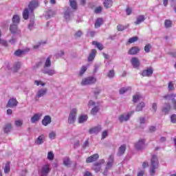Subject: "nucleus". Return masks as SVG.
<instances>
[{
	"label": "nucleus",
	"mask_w": 176,
	"mask_h": 176,
	"mask_svg": "<svg viewBox=\"0 0 176 176\" xmlns=\"http://www.w3.org/2000/svg\"><path fill=\"white\" fill-rule=\"evenodd\" d=\"M159 168V159L157 156L153 155L151 160V166H150V174L151 175H155L156 173L155 170Z\"/></svg>",
	"instance_id": "nucleus-1"
},
{
	"label": "nucleus",
	"mask_w": 176,
	"mask_h": 176,
	"mask_svg": "<svg viewBox=\"0 0 176 176\" xmlns=\"http://www.w3.org/2000/svg\"><path fill=\"white\" fill-rule=\"evenodd\" d=\"M97 82V78L94 76H89L85 78L81 81L82 86H89L90 85H94Z\"/></svg>",
	"instance_id": "nucleus-2"
},
{
	"label": "nucleus",
	"mask_w": 176,
	"mask_h": 176,
	"mask_svg": "<svg viewBox=\"0 0 176 176\" xmlns=\"http://www.w3.org/2000/svg\"><path fill=\"white\" fill-rule=\"evenodd\" d=\"M76 113H78V109H72L69 114L67 122L69 124H74L76 122Z\"/></svg>",
	"instance_id": "nucleus-3"
},
{
	"label": "nucleus",
	"mask_w": 176,
	"mask_h": 176,
	"mask_svg": "<svg viewBox=\"0 0 176 176\" xmlns=\"http://www.w3.org/2000/svg\"><path fill=\"white\" fill-rule=\"evenodd\" d=\"M51 170L50 164H46L41 167L39 170V174L41 176H47Z\"/></svg>",
	"instance_id": "nucleus-4"
},
{
	"label": "nucleus",
	"mask_w": 176,
	"mask_h": 176,
	"mask_svg": "<svg viewBox=\"0 0 176 176\" xmlns=\"http://www.w3.org/2000/svg\"><path fill=\"white\" fill-rule=\"evenodd\" d=\"M38 6H39V2L38 1V0H32L29 3L28 9H29L30 13H33L34 10L36 9Z\"/></svg>",
	"instance_id": "nucleus-5"
},
{
	"label": "nucleus",
	"mask_w": 176,
	"mask_h": 176,
	"mask_svg": "<svg viewBox=\"0 0 176 176\" xmlns=\"http://www.w3.org/2000/svg\"><path fill=\"white\" fill-rule=\"evenodd\" d=\"M104 163H105L104 160H100L99 162H96L92 166V170L96 171V173H98L101 170V164H104Z\"/></svg>",
	"instance_id": "nucleus-6"
},
{
	"label": "nucleus",
	"mask_w": 176,
	"mask_h": 176,
	"mask_svg": "<svg viewBox=\"0 0 176 176\" xmlns=\"http://www.w3.org/2000/svg\"><path fill=\"white\" fill-rule=\"evenodd\" d=\"M135 148L137 151H142L145 148V139L140 140L135 144Z\"/></svg>",
	"instance_id": "nucleus-7"
},
{
	"label": "nucleus",
	"mask_w": 176,
	"mask_h": 176,
	"mask_svg": "<svg viewBox=\"0 0 176 176\" xmlns=\"http://www.w3.org/2000/svg\"><path fill=\"white\" fill-rule=\"evenodd\" d=\"M133 113H134V111L129 113L126 115L122 114L119 116L118 120L120 122V123H123V122H127V120H130V118L131 115H133Z\"/></svg>",
	"instance_id": "nucleus-8"
},
{
	"label": "nucleus",
	"mask_w": 176,
	"mask_h": 176,
	"mask_svg": "<svg viewBox=\"0 0 176 176\" xmlns=\"http://www.w3.org/2000/svg\"><path fill=\"white\" fill-rule=\"evenodd\" d=\"M131 63L133 68H137L138 69V68H140V67L141 65V63L140 62V60L138 59V58L133 57L131 59Z\"/></svg>",
	"instance_id": "nucleus-9"
},
{
	"label": "nucleus",
	"mask_w": 176,
	"mask_h": 176,
	"mask_svg": "<svg viewBox=\"0 0 176 176\" xmlns=\"http://www.w3.org/2000/svg\"><path fill=\"white\" fill-rule=\"evenodd\" d=\"M47 93V89L46 88L38 89L36 95V100H38V98H41V97H44V96H46Z\"/></svg>",
	"instance_id": "nucleus-10"
},
{
	"label": "nucleus",
	"mask_w": 176,
	"mask_h": 176,
	"mask_svg": "<svg viewBox=\"0 0 176 176\" xmlns=\"http://www.w3.org/2000/svg\"><path fill=\"white\" fill-rule=\"evenodd\" d=\"M45 140H46V136L45 135H41L36 139L34 144L36 145H42L45 142Z\"/></svg>",
	"instance_id": "nucleus-11"
},
{
	"label": "nucleus",
	"mask_w": 176,
	"mask_h": 176,
	"mask_svg": "<svg viewBox=\"0 0 176 176\" xmlns=\"http://www.w3.org/2000/svg\"><path fill=\"white\" fill-rule=\"evenodd\" d=\"M17 104H19V102L16 98H11L9 100L7 107L9 108H14L17 107Z\"/></svg>",
	"instance_id": "nucleus-12"
},
{
	"label": "nucleus",
	"mask_w": 176,
	"mask_h": 176,
	"mask_svg": "<svg viewBox=\"0 0 176 176\" xmlns=\"http://www.w3.org/2000/svg\"><path fill=\"white\" fill-rule=\"evenodd\" d=\"M102 130V128H101V126H94L89 130V134H98L100 131Z\"/></svg>",
	"instance_id": "nucleus-13"
},
{
	"label": "nucleus",
	"mask_w": 176,
	"mask_h": 176,
	"mask_svg": "<svg viewBox=\"0 0 176 176\" xmlns=\"http://www.w3.org/2000/svg\"><path fill=\"white\" fill-rule=\"evenodd\" d=\"M153 74V69L152 67L144 69L142 72V76H152Z\"/></svg>",
	"instance_id": "nucleus-14"
},
{
	"label": "nucleus",
	"mask_w": 176,
	"mask_h": 176,
	"mask_svg": "<svg viewBox=\"0 0 176 176\" xmlns=\"http://www.w3.org/2000/svg\"><path fill=\"white\" fill-rule=\"evenodd\" d=\"M98 157H100V155H98V154H94L87 158L86 163H93V162L98 160Z\"/></svg>",
	"instance_id": "nucleus-15"
},
{
	"label": "nucleus",
	"mask_w": 176,
	"mask_h": 176,
	"mask_svg": "<svg viewBox=\"0 0 176 176\" xmlns=\"http://www.w3.org/2000/svg\"><path fill=\"white\" fill-rule=\"evenodd\" d=\"M43 126H47L52 123V117L50 116H45L41 121Z\"/></svg>",
	"instance_id": "nucleus-16"
},
{
	"label": "nucleus",
	"mask_w": 176,
	"mask_h": 176,
	"mask_svg": "<svg viewBox=\"0 0 176 176\" xmlns=\"http://www.w3.org/2000/svg\"><path fill=\"white\" fill-rule=\"evenodd\" d=\"M170 111L171 104H170V103H165L164 106L162 108V113H164V115H168V113H169Z\"/></svg>",
	"instance_id": "nucleus-17"
},
{
	"label": "nucleus",
	"mask_w": 176,
	"mask_h": 176,
	"mask_svg": "<svg viewBox=\"0 0 176 176\" xmlns=\"http://www.w3.org/2000/svg\"><path fill=\"white\" fill-rule=\"evenodd\" d=\"M41 118H42V113H36L31 118L30 122L31 123H36V122H38L41 120Z\"/></svg>",
	"instance_id": "nucleus-18"
},
{
	"label": "nucleus",
	"mask_w": 176,
	"mask_h": 176,
	"mask_svg": "<svg viewBox=\"0 0 176 176\" xmlns=\"http://www.w3.org/2000/svg\"><path fill=\"white\" fill-rule=\"evenodd\" d=\"M145 21V15H139L136 18V21H135V24L136 25H139V24H141V23H144Z\"/></svg>",
	"instance_id": "nucleus-19"
},
{
	"label": "nucleus",
	"mask_w": 176,
	"mask_h": 176,
	"mask_svg": "<svg viewBox=\"0 0 176 176\" xmlns=\"http://www.w3.org/2000/svg\"><path fill=\"white\" fill-rule=\"evenodd\" d=\"M43 73L47 75H49V76H53V75L56 74V70L53 69H44L43 70Z\"/></svg>",
	"instance_id": "nucleus-20"
},
{
	"label": "nucleus",
	"mask_w": 176,
	"mask_h": 176,
	"mask_svg": "<svg viewBox=\"0 0 176 176\" xmlns=\"http://www.w3.org/2000/svg\"><path fill=\"white\" fill-rule=\"evenodd\" d=\"M96 54H97V50H96V49L92 50L88 57V61H93L94 58H96Z\"/></svg>",
	"instance_id": "nucleus-21"
},
{
	"label": "nucleus",
	"mask_w": 176,
	"mask_h": 176,
	"mask_svg": "<svg viewBox=\"0 0 176 176\" xmlns=\"http://www.w3.org/2000/svg\"><path fill=\"white\" fill-rule=\"evenodd\" d=\"M124 152H126V144H123L119 148L117 155L118 156H122L124 155Z\"/></svg>",
	"instance_id": "nucleus-22"
},
{
	"label": "nucleus",
	"mask_w": 176,
	"mask_h": 176,
	"mask_svg": "<svg viewBox=\"0 0 176 176\" xmlns=\"http://www.w3.org/2000/svg\"><path fill=\"white\" fill-rule=\"evenodd\" d=\"M140 52V48L138 47H133L131 49L129 50V54L131 55H135Z\"/></svg>",
	"instance_id": "nucleus-23"
},
{
	"label": "nucleus",
	"mask_w": 176,
	"mask_h": 176,
	"mask_svg": "<svg viewBox=\"0 0 176 176\" xmlns=\"http://www.w3.org/2000/svg\"><path fill=\"white\" fill-rule=\"evenodd\" d=\"M30 9L29 8H25L23 12V18L24 20H28L30 17Z\"/></svg>",
	"instance_id": "nucleus-24"
},
{
	"label": "nucleus",
	"mask_w": 176,
	"mask_h": 176,
	"mask_svg": "<svg viewBox=\"0 0 176 176\" xmlns=\"http://www.w3.org/2000/svg\"><path fill=\"white\" fill-rule=\"evenodd\" d=\"M102 23H104L102 18H98L95 22V28H100L102 25Z\"/></svg>",
	"instance_id": "nucleus-25"
},
{
	"label": "nucleus",
	"mask_w": 176,
	"mask_h": 176,
	"mask_svg": "<svg viewBox=\"0 0 176 176\" xmlns=\"http://www.w3.org/2000/svg\"><path fill=\"white\" fill-rule=\"evenodd\" d=\"M112 0H104L103 5L106 9L111 8L112 6Z\"/></svg>",
	"instance_id": "nucleus-26"
},
{
	"label": "nucleus",
	"mask_w": 176,
	"mask_h": 176,
	"mask_svg": "<svg viewBox=\"0 0 176 176\" xmlns=\"http://www.w3.org/2000/svg\"><path fill=\"white\" fill-rule=\"evenodd\" d=\"M69 5L74 10H76L78 9V5L76 4V1L75 0H69Z\"/></svg>",
	"instance_id": "nucleus-27"
},
{
	"label": "nucleus",
	"mask_w": 176,
	"mask_h": 176,
	"mask_svg": "<svg viewBox=\"0 0 176 176\" xmlns=\"http://www.w3.org/2000/svg\"><path fill=\"white\" fill-rule=\"evenodd\" d=\"M26 51L30 52V50H18L14 52V54H15V56L20 57V56H23V54H25Z\"/></svg>",
	"instance_id": "nucleus-28"
},
{
	"label": "nucleus",
	"mask_w": 176,
	"mask_h": 176,
	"mask_svg": "<svg viewBox=\"0 0 176 176\" xmlns=\"http://www.w3.org/2000/svg\"><path fill=\"white\" fill-rule=\"evenodd\" d=\"M10 30L11 34H16V32H17V25L15 23H12V25H11L10 27Z\"/></svg>",
	"instance_id": "nucleus-29"
},
{
	"label": "nucleus",
	"mask_w": 176,
	"mask_h": 176,
	"mask_svg": "<svg viewBox=\"0 0 176 176\" xmlns=\"http://www.w3.org/2000/svg\"><path fill=\"white\" fill-rule=\"evenodd\" d=\"M87 116L82 115L78 118V123H85V122L87 121Z\"/></svg>",
	"instance_id": "nucleus-30"
},
{
	"label": "nucleus",
	"mask_w": 176,
	"mask_h": 176,
	"mask_svg": "<svg viewBox=\"0 0 176 176\" xmlns=\"http://www.w3.org/2000/svg\"><path fill=\"white\" fill-rule=\"evenodd\" d=\"M13 24H19L20 23V16L19 15H14L12 17Z\"/></svg>",
	"instance_id": "nucleus-31"
},
{
	"label": "nucleus",
	"mask_w": 176,
	"mask_h": 176,
	"mask_svg": "<svg viewBox=\"0 0 176 176\" xmlns=\"http://www.w3.org/2000/svg\"><path fill=\"white\" fill-rule=\"evenodd\" d=\"M21 67V63H20L19 62H17L16 63L14 64L12 69L13 72H17V71L20 69Z\"/></svg>",
	"instance_id": "nucleus-32"
},
{
	"label": "nucleus",
	"mask_w": 176,
	"mask_h": 176,
	"mask_svg": "<svg viewBox=\"0 0 176 176\" xmlns=\"http://www.w3.org/2000/svg\"><path fill=\"white\" fill-rule=\"evenodd\" d=\"M145 107V103L144 102H141L138 106L136 107V111L140 112L142 111V109Z\"/></svg>",
	"instance_id": "nucleus-33"
},
{
	"label": "nucleus",
	"mask_w": 176,
	"mask_h": 176,
	"mask_svg": "<svg viewBox=\"0 0 176 176\" xmlns=\"http://www.w3.org/2000/svg\"><path fill=\"white\" fill-rule=\"evenodd\" d=\"M63 164L64 166H66V167L71 166V160H69V157H65L63 158Z\"/></svg>",
	"instance_id": "nucleus-34"
},
{
	"label": "nucleus",
	"mask_w": 176,
	"mask_h": 176,
	"mask_svg": "<svg viewBox=\"0 0 176 176\" xmlns=\"http://www.w3.org/2000/svg\"><path fill=\"white\" fill-rule=\"evenodd\" d=\"M164 25L166 28H170L173 25V21H171L170 19L165 20Z\"/></svg>",
	"instance_id": "nucleus-35"
},
{
	"label": "nucleus",
	"mask_w": 176,
	"mask_h": 176,
	"mask_svg": "<svg viewBox=\"0 0 176 176\" xmlns=\"http://www.w3.org/2000/svg\"><path fill=\"white\" fill-rule=\"evenodd\" d=\"M92 45H94L95 46H96V47L98 49H99V50H102V49H104L102 44H101L100 43H98L97 41H93Z\"/></svg>",
	"instance_id": "nucleus-36"
},
{
	"label": "nucleus",
	"mask_w": 176,
	"mask_h": 176,
	"mask_svg": "<svg viewBox=\"0 0 176 176\" xmlns=\"http://www.w3.org/2000/svg\"><path fill=\"white\" fill-rule=\"evenodd\" d=\"M141 100V95L140 94H136L135 96L133 97V101L134 103L138 102Z\"/></svg>",
	"instance_id": "nucleus-37"
},
{
	"label": "nucleus",
	"mask_w": 176,
	"mask_h": 176,
	"mask_svg": "<svg viewBox=\"0 0 176 176\" xmlns=\"http://www.w3.org/2000/svg\"><path fill=\"white\" fill-rule=\"evenodd\" d=\"M131 90V87H122L120 89V94H124V93Z\"/></svg>",
	"instance_id": "nucleus-38"
},
{
	"label": "nucleus",
	"mask_w": 176,
	"mask_h": 176,
	"mask_svg": "<svg viewBox=\"0 0 176 176\" xmlns=\"http://www.w3.org/2000/svg\"><path fill=\"white\" fill-rule=\"evenodd\" d=\"M10 171V162H7L4 168L5 174H8Z\"/></svg>",
	"instance_id": "nucleus-39"
},
{
	"label": "nucleus",
	"mask_w": 176,
	"mask_h": 176,
	"mask_svg": "<svg viewBox=\"0 0 176 176\" xmlns=\"http://www.w3.org/2000/svg\"><path fill=\"white\" fill-rule=\"evenodd\" d=\"M87 71V67L86 66H82L79 72V76H82L85 72Z\"/></svg>",
	"instance_id": "nucleus-40"
},
{
	"label": "nucleus",
	"mask_w": 176,
	"mask_h": 176,
	"mask_svg": "<svg viewBox=\"0 0 176 176\" xmlns=\"http://www.w3.org/2000/svg\"><path fill=\"white\" fill-rule=\"evenodd\" d=\"M126 28H129V25L125 26L123 25H118L117 26L118 31H124Z\"/></svg>",
	"instance_id": "nucleus-41"
},
{
	"label": "nucleus",
	"mask_w": 176,
	"mask_h": 176,
	"mask_svg": "<svg viewBox=\"0 0 176 176\" xmlns=\"http://www.w3.org/2000/svg\"><path fill=\"white\" fill-rule=\"evenodd\" d=\"M71 11L69 10V8H67V10L65 12V19L67 20H69L71 19Z\"/></svg>",
	"instance_id": "nucleus-42"
},
{
	"label": "nucleus",
	"mask_w": 176,
	"mask_h": 176,
	"mask_svg": "<svg viewBox=\"0 0 176 176\" xmlns=\"http://www.w3.org/2000/svg\"><path fill=\"white\" fill-rule=\"evenodd\" d=\"M52 65V61L50 60V57L47 58L44 68H48V67H50Z\"/></svg>",
	"instance_id": "nucleus-43"
},
{
	"label": "nucleus",
	"mask_w": 176,
	"mask_h": 176,
	"mask_svg": "<svg viewBox=\"0 0 176 176\" xmlns=\"http://www.w3.org/2000/svg\"><path fill=\"white\" fill-rule=\"evenodd\" d=\"M12 130V124H7L4 127V133H9Z\"/></svg>",
	"instance_id": "nucleus-44"
},
{
	"label": "nucleus",
	"mask_w": 176,
	"mask_h": 176,
	"mask_svg": "<svg viewBox=\"0 0 176 176\" xmlns=\"http://www.w3.org/2000/svg\"><path fill=\"white\" fill-rule=\"evenodd\" d=\"M168 89L169 91H174V90H175V88H174V84L172 82V81L168 82Z\"/></svg>",
	"instance_id": "nucleus-45"
},
{
	"label": "nucleus",
	"mask_w": 176,
	"mask_h": 176,
	"mask_svg": "<svg viewBox=\"0 0 176 176\" xmlns=\"http://www.w3.org/2000/svg\"><path fill=\"white\" fill-rule=\"evenodd\" d=\"M100 111V107L98 106H95L91 111V115H96L97 112Z\"/></svg>",
	"instance_id": "nucleus-46"
},
{
	"label": "nucleus",
	"mask_w": 176,
	"mask_h": 176,
	"mask_svg": "<svg viewBox=\"0 0 176 176\" xmlns=\"http://www.w3.org/2000/svg\"><path fill=\"white\" fill-rule=\"evenodd\" d=\"M151 49H152V45L150 43H148L144 47V52L146 53H149V52H151Z\"/></svg>",
	"instance_id": "nucleus-47"
},
{
	"label": "nucleus",
	"mask_w": 176,
	"mask_h": 176,
	"mask_svg": "<svg viewBox=\"0 0 176 176\" xmlns=\"http://www.w3.org/2000/svg\"><path fill=\"white\" fill-rule=\"evenodd\" d=\"M14 124L17 127H21L23 126V120H15Z\"/></svg>",
	"instance_id": "nucleus-48"
},
{
	"label": "nucleus",
	"mask_w": 176,
	"mask_h": 176,
	"mask_svg": "<svg viewBox=\"0 0 176 176\" xmlns=\"http://www.w3.org/2000/svg\"><path fill=\"white\" fill-rule=\"evenodd\" d=\"M47 159L48 160H53V159H54V154H53V152L52 151L48 152Z\"/></svg>",
	"instance_id": "nucleus-49"
},
{
	"label": "nucleus",
	"mask_w": 176,
	"mask_h": 176,
	"mask_svg": "<svg viewBox=\"0 0 176 176\" xmlns=\"http://www.w3.org/2000/svg\"><path fill=\"white\" fill-rule=\"evenodd\" d=\"M137 41H138V37L134 36L129 39V43H134V42H137Z\"/></svg>",
	"instance_id": "nucleus-50"
},
{
	"label": "nucleus",
	"mask_w": 176,
	"mask_h": 176,
	"mask_svg": "<svg viewBox=\"0 0 176 176\" xmlns=\"http://www.w3.org/2000/svg\"><path fill=\"white\" fill-rule=\"evenodd\" d=\"M170 122L171 123H173V124L176 123V114H172L170 116Z\"/></svg>",
	"instance_id": "nucleus-51"
},
{
	"label": "nucleus",
	"mask_w": 176,
	"mask_h": 176,
	"mask_svg": "<svg viewBox=\"0 0 176 176\" xmlns=\"http://www.w3.org/2000/svg\"><path fill=\"white\" fill-rule=\"evenodd\" d=\"M108 78H113L115 76V71L114 70H110L109 73L107 74Z\"/></svg>",
	"instance_id": "nucleus-52"
},
{
	"label": "nucleus",
	"mask_w": 176,
	"mask_h": 176,
	"mask_svg": "<svg viewBox=\"0 0 176 176\" xmlns=\"http://www.w3.org/2000/svg\"><path fill=\"white\" fill-rule=\"evenodd\" d=\"M112 166H113V164L111 162H107L105 170L108 171L110 168H112Z\"/></svg>",
	"instance_id": "nucleus-53"
},
{
	"label": "nucleus",
	"mask_w": 176,
	"mask_h": 176,
	"mask_svg": "<svg viewBox=\"0 0 176 176\" xmlns=\"http://www.w3.org/2000/svg\"><path fill=\"white\" fill-rule=\"evenodd\" d=\"M34 84L36 85V86H39V85H41V86L43 87L46 85V83L43 82L42 81H38V80H35L34 81Z\"/></svg>",
	"instance_id": "nucleus-54"
},
{
	"label": "nucleus",
	"mask_w": 176,
	"mask_h": 176,
	"mask_svg": "<svg viewBox=\"0 0 176 176\" xmlns=\"http://www.w3.org/2000/svg\"><path fill=\"white\" fill-rule=\"evenodd\" d=\"M49 138H50V140H54V138H56V132H51L49 134Z\"/></svg>",
	"instance_id": "nucleus-55"
},
{
	"label": "nucleus",
	"mask_w": 176,
	"mask_h": 176,
	"mask_svg": "<svg viewBox=\"0 0 176 176\" xmlns=\"http://www.w3.org/2000/svg\"><path fill=\"white\" fill-rule=\"evenodd\" d=\"M0 44L2 45L3 46H5L6 47H7L8 41H6L5 40H2L1 38H0Z\"/></svg>",
	"instance_id": "nucleus-56"
},
{
	"label": "nucleus",
	"mask_w": 176,
	"mask_h": 176,
	"mask_svg": "<svg viewBox=\"0 0 176 176\" xmlns=\"http://www.w3.org/2000/svg\"><path fill=\"white\" fill-rule=\"evenodd\" d=\"M114 159H115V157L113 156V155H111L109 157V161H108V163H114Z\"/></svg>",
	"instance_id": "nucleus-57"
},
{
	"label": "nucleus",
	"mask_w": 176,
	"mask_h": 176,
	"mask_svg": "<svg viewBox=\"0 0 176 176\" xmlns=\"http://www.w3.org/2000/svg\"><path fill=\"white\" fill-rule=\"evenodd\" d=\"M107 137H108V131H104L102 133V140L107 138Z\"/></svg>",
	"instance_id": "nucleus-58"
},
{
	"label": "nucleus",
	"mask_w": 176,
	"mask_h": 176,
	"mask_svg": "<svg viewBox=\"0 0 176 176\" xmlns=\"http://www.w3.org/2000/svg\"><path fill=\"white\" fill-rule=\"evenodd\" d=\"M152 109L153 112H156V111H157V103H153Z\"/></svg>",
	"instance_id": "nucleus-59"
},
{
	"label": "nucleus",
	"mask_w": 176,
	"mask_h": 176,
	"mask_svg": "<svg viewBox=\"0 0 176 176\" xmlns=\"http://www.w3.org/2000/svg\"><path fill=\"white\" fill-rule=\"evenodd\" d=\"M101 12H102V8L101 7H98L95 9V13L96 14L101 13Z\"/></svg>",
	"instance_id": "nucleus-60"
},
{
	"label": "nucleus",
	"mask_w": 176,
	"mask_h": 176,
	"mask_svg": "<svg viewBox=\"0 0 176 176\" xmlns=\"http://www.w3.org/2000/svg\"><path fill=\"white\" fill-rule=\"evenodd\" d=\"M82 31L78 30L77 32L75 33L76 38H80V36H82Z\"/></svg>",
	"instance_id": "nucleus-61"
},
{
	"label": "nucleus",
	"mask_w": 176,
	"mask_h": 176,
	"mask_svg": "<svg viewBox=\"0 0 176 176\" xmlns=\"http://www.w3.org/2000/svg\"><path fill=\"white\" fill-rule=\"evenodd\" d=\"M149 131H150V133H155V131H156V126H150Z\"/></svg>",
	"instance_id": "nucleus-62"
},
{
	"label": "nucleus",
	"mask_w": 176,
	"mask_h": 176,
	"mask_svg": "<svg viewBox=\"0 0 176 176\" xmlns=\"http://www.w3.org/2000/svg\"><path fill=\"white\" fill-rule=\"evenodd\" d=\"M131 12H132V10H131V8H126V14L128 15V16H130V14H131Z\"/></svg>",
	"instance_id": "nucleus-63"
},
{
	"label": "nucleus",
	"mask_w": 176,
	"mask_h": 176,
	"mask_svg": "<svg viewBox=\"0 0 176 176\" xmlns=\"http://www.w3.org/2000/svg\"><path fill=\"white\" fill-rule=\"evenodd\" d=\"M34 28V21H30V23L28 25V29L32 30Z\"/></svg>",
	"instance_id": "nucleus-64"
}]
</instances>
